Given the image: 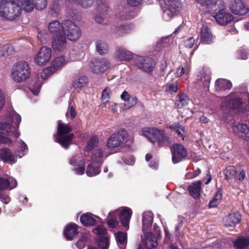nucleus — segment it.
<instances>
[{
	"label": "nucleus",
	"mask_w": 249,
	"mask_h": 249,
	"mask_svg": "<svg viewBox=\"0 0 249 249\" xmlns=\"http://www.w3.org/2000/svg\"><path fill=\"white\" fill-rule=\"evenodd\" d=\"M189 72V69L188 68L181 67L177 69L175 75L176 77H178L181 76L183 74L188 73Z\"/></svg>",
	"instance_id": "680f3d73"
},
{
	"label": "nucleus",
	"mask_w": 249,
	"mask_h": 249,
	"mask_svg": "<svg viewBox=\"0 0 249 249\" xmlns=\"http://www.w3.org/2000/svg\"><path fill=\"white\" fill-rule=\"evenodd\" d=\"M132 57V53L124 48L118 49L115 54V58L118 61H127Z\"/></svg>",
	"instance_id": "cd10ccee"
},
{
	"label": "nucleus",
	"mask_w": 249,
	"mask_h": 249,
	"mask_svg": "<svg viewBox=\"0 0 249 249\" xmlns=\"http://www.w3.org/2000/svg\"><path fill=\"white\" fill-rule=\"evenodd\" d=\"M111 90L109 88L105 89L102 91V102L104 104L107 103L110 99Z\"/></svg>",
	"instance_id": "6e6d98bb"
},
{
	"label": "nucleus",
	"mask_w": 249,
	"mask_h": 249,
	"mask_svg": "<svg viewBox=\"0 0 249 249\" xmlns=\"http://www.w3.org/2000/svg\"><path fill=\"white\" fill-rule=\"evenodd\" d=\"M87 240L86 237H83L82 238L77 241L75 244L76 246L80 249L84 248L87 243Z\"/></svg>",
	"instance_id": "774afa93"
},
{
	"label": "nucleus",
	"mask_w": 249,
	"mask_h": 249,
	"mask_svg": "<svg viewBox=\"0 0 249 249\" xmlns=\"http://www.w3.org/2000/svg\"><path fill=\"white\" fill-rule=\"evenodd\" d=\"M76 116V112L75 108L72 106H69L67 112L66 114V117L68 118L69 116L71 119L74 118Z\"/></svg>",
	"instance_id": "052dcab7"
},
{
	"label": "nucleus",
	"mask_w": 249,
	"mask_h": 249,
	"mask_svg": "<svg viewBox=\"0 0 249 249\" xmlns=\"http://www.w3.org/2000/svg\"><path fill=\"white\" fill-rule=\"evenodd\" d=\"M132 213V210L128 207H122L120 209V219L123 225L128 229L129 220Z\"/></svg>",
	"instance_id": "6ab92c4d"
},
{
	"label": "nucleus",
	"mask_w": 249,
	"mask_h": 249,
	"mask_svg": "<svg viewBox=\"0 0 249 249\" xmlns=\"http://www.w3.org/2000/svg\"><path fill=\"white\" fill-rule=\"evenodd\" d=\"M64 26V22L61 25L58 21L55 20L49 23L48 29L50 32L52 34L56 35H62L64 34V33H65V29H62Z\"/></svg>",
	"instance_id": "c85d7f7f"
},
{
	"label": "nucleus",
	"mask_w": 249,
	"mask_h": 249,
	"mask_svg": "<svg viewBox=\"0 0 249 249\" xmlns=\"http://www.w3.org/2000/svg\"><path fill=\"white\" fill-rule=\"evenodd\" d=\"M99 143L98 138L93 136H92L87 142V145L84 147V150L86 151H90L92 150L95 147L97 146Z\"/></svg>",
	"instance_id": "a19ab883"
},
{
	"label": "nucleus",
	"mask_w": 249,
	"mask_h": 249,
	"mask_svg": "<svg viewBox=\"0 0 249 249\" xmlns=\"http://www.w3.org/2000/svg\"><path fill=\"white\" fill-rule=\"evenodd\" d=\"M14 52V48L9 45L3 46L2 50H0V56L11 54Z\"/></svg>",
	"instance_id": "5fc2aeb1"
},
{
	"label": "nucleus",
	"mask_w": 249,
	"mask_h": 249,
	"mask_svg": "<svg viewBox=\"0 0 249 249\" xmlns=\"http://www.w3.org/2000/svg\"><path fill=\"white\" fill-rule=\"evenodd\" d=\"M171 149L172 154V161L174 163H177L181 161L187 156V151L180 144H174Z\"/></svg>",
	"instance_id": "f8f14e48"
},
{
	"label": "nucleus",
	"mask_w": 249,
	"mask_h": 249,
	"mask_svg": "<svg viewBox=\"0 0 249 249\" xmlns=\"http://www.w3.org/2000/svg\"><path fill=\"white\" fill-rule=\"evenodd\" d=\"M93 216L90 213H84L80 217V221L85 226H92L96 223V220Z\"/></svg>",
	"instance_id": "f704fd0d"
},
{
	"label": "nucleus",
	"mask_w": 249,
	"mask_h": 249,
	"mask_svg": "<svg viewBox=\"0 0 249 249\" xmlns=\"http://www.w3.org/2000/svg\"><path fill=\"white\" fill-rule=\"evenodd\" d=\"M221 107L223 110L236 109L241 112H243L245 109L244 105L239 98L233 99L229 101L223 102L221 104Z\"/></svg>",
	"instance_id": "2eb2a0df"
},
{
	"label": "nucleus",
	"mask_w": 249,
	"mask_h": 249,
	"mask_svg": "<svg viewBox=\"0 0 249 249\" xmlns=\"http://www.w3.org/2000/svg\"><path fill=\"white\" fill-rule=\"evenodd\" d=\"M237 174L236 170L234 166H230L228 167L225 171V175L226 179L229 180L235 178V175Z\"/></svg>",
	"instance_id": "49530a36"
},
{
	"label": "nucleus",
	"mask_w": 249,
	"mask_h": 249,
	"mask_svg": "<svg viewBox=\"0 0 249 249\" xmlns=\"http://www.w3.org/2000/svg\"><path fill=\"white\" fill-rule=\"evenodd\" d=\"M108 155L104 154L102 149L100 148L96 149L92 152L90 158L91 163L101 165Z\"/></svg>",
	"instance_id": "5701e85b"
},
{
	"label": "nucleus",
	"mask_w": 249,
	"mask_h": 249,
	"mask_svg": "<svg viewBox=\"0 0 249 249\" xmlns=\"http://www.w3.org/2000/svg\"><path fill=\"white\" fill-rule=\"evenodd\" d=\"M64 235L68 240H71L78 233V226L74 223L68 224L65 228Z\"/></svg>",
	"instance_id": "a878e982"
},
{
	"label": "nucleus",
	"mask_w": 249,
	"mask_h": 249,
	"mask_svg": "<svg viewBox=\"0 0 249 249\" xmlns=\"http://www.w3.org/2000/svg\"><path fill=\"white\" fill-rule=\"evenodd\" d=\"M166 7L178 12L180 6L179 0H164Z\"/></svg>",
	"instance_id": "37998d69"
},
{
	"label": "nucleus",
	"mask_w": 249,
	"mask_h": 249,
	"mask_svg": "<svg viewBox=\"0 0 249 249\" xmlns=\"http://www.w3.org/2000/svg\"><path fill=\"white\" fill-rule=\"evenodd\" d=\"M178 100L175 103L176 106L178 108H181L187 106L189 102V97L185 94L178 95Z\"/></svg>",
	"instance_id": "c03bdc74"
},
{
	"label": "nucleus",
	"mask_w": 249,
	"mask_h": 249,
	"mask_svg": "<svg viewBox=\"0 0 249 249\" xmlns=\"http://www.w3.org/2000/svg\"><path fill=\"white\" fill-rule=\"evenodd\" d=\"M64 26L62 28V29H65V33H64V35H66L68 38L71 41L77 40L81 36L79 27L70 20L64 21Z\"/></svg>",
	"instance_id": "0eeeda50"
},
{
	"label": "nucleus",
	"mask_w": 249,
	"mask_h": 249,
	"mask_svg": "<svg viewBox=\"0 0 249 249\" xmlns=\"http://www.w3.org/2000/svg\"><path fill=\"white\" fill-rule=\"evenodd\" d=\"M60 9V6L58 3L53 2L50 6V13L53 16H56Z\"/></svg>",
	"instance_id": "bf43d9fd"
},
{
	"label": "nucleus",
	"mask_w": 249,
	"mask_h": 249,
	"mask_svg": "<svg viewBox=\"0 0 249 249\" xmlns=\"http://www.w3.org/2000/svg\"><path fill=\"white\" fill-rule=\"evenodd\" d=\"M19 144L20 145V150H18L17 152V156H19V157L21 158L23 156H24L26 153H27L28 151V147L26 143L22 141L21 140H20L19 141Z\"/></svg>",
	"instance_id": "3c124183"
},
{
	"label": "nucleus",
	"mask_w": 249,
	"mask_h": 249,
	"mask_svg": "<svg viewBox=\"0 0 249 249\" xmlns=\"http://www.w3.org/2000/svg\"><path fill=\"white\" fill-rule=\"evenodd\" d=\"M226 5L222 0H217L216 7L213 8L214 14L213 18L216 21L221 25H226L233 19V16L227 12Z\"/></svg>",
	"instance_id": "423d86ee"
},
{
	"label": "nucleus",
	"mask_w": 249,
	"mask_h": 249,
	"mask_svg": "<svg viewBox=\"0 0 249 249\" xmlns=\"http://www.w3.org/2000/svg\"><path fill=\"white\" fill-rule=\"evenodd\" d=\"M233 132L246 141H249V127L243 124L237 123L232 126Z\"/></svg>",
	"instance_id": "dca6fc26"
},
{
	"label": "nucleus",
	"mask_w": 249,
	"mask_h": 249,
	"mask_svg": "<svg viewBox=\"0 0 249 249\" xmlns=\"http://www.w3.org/2000/svg\"><path fill=\"white\" fill-rule=\"evenodd\" d=\"M66 63L67 62L64 57L61 56L55 58L52 61L51 66L56 71L63 67Z\"/></svg>",
	"instance_id": "58836bf2"
},
{
	"label": "nucleus",
	"mask_w": 249,
	"mask_h": 249,
	"mask_svg": "<svg viewBox=\"0 0 249 249\" xmlns=\"http://www.w3.org/2000/svg\"><path fill=\"white\" fill-rule=\"evenodd\" d=\"M222 193L220 191L217 192L213 200L209 203L210 207H216L219 204V201L222 199Z\"/></svg>",
	"instance_id": "603ef678"
},
{
	"label": "nucleus",
	"mask_w": 249,
	"mask_h": 249,
	"mask_svg": "<svg viewBox=\"0 0 249 249\" xmlns=\"http://www.w3.org/2000/svg\"><path fill=\"white\" fill-rule=\"evenodd\" d=\"M177 13L178 12L166 7V9L163 11V18L165 21H169L175 16Z\"/></svg>",
	"instance_id": "a18cd8bd"
},
{
	"label": "nucleus",
	"mask_w": 249,
	"mask_h": 249,
	"mask_svg": "<svg viewBox=\"0 0 249 249\" xmlns=\"http://www.w3.org/2000/svg\"><path fill=\"white\" fill-rule=\"evenodd\" d=\"M94 164V163H91L89 164L87 167L86 174L89 177H93L98 175L100 173V167L101 165L96 164V165L94 166L93 165Z\"/></svg>",
	"instance_id": "e433bc0d"
},
{
	"label": "nucleus",
	"mask_w": 249,
	"mask_h": 249,
	"mask_svg": "<svg viewBox=\"0 0 249 249\" xmlns=\"http://www.w3.org/2000/svg\"><path fill=\"white\" fill-rule=\"evenodd\" d=\"M116 240L118 246L121 249H125L127 243V233L122 231H118L115 234Z\"/></svg>",
	"instance_id": "c756f323"
},
{
	"label": "nucleus",
	"mask_w": 249,
	"mask_h": 249,
	"mask_svg": "<svg viewBox=\"0 0 249 249\" xmlns=\"http://www.w3.org/2000/svg\"><path fill=\"white\" fill-rule=\"evenodd\" d=\"M0 159L4 162L11 164L16 162L15 156L12 154L9 149L3 148L0 149Z\"/></svg>",
	"instance_id": "b1692460"
},
{
	"label": "nucleus",
	"mask_w": 249,
	"mask_h": 249,
	"mask_svg": "<svg viewBox=\"0 0 249 249\" xmlns=\"http://www.w3.org/2000/svg\"><path fill=\"white\" fill-rule=\"evenodd\" d=\"M236 249H249V238L242 237L237 239L234 242Z\"/></svg>",
	"instance_id": "c9c22d12"
},
{
	"label": "nucleus",
	"mask_w": 249,
	"mask_h": 249,
	"mask_svg": "<svg viewBox=\"0 0 249 249\" xmlns=\"http://www.w3.org/2000/svg\"><path fill=\"white\" fill-rule=\"evenodd\" d=\"M241 219V215L239 213L229 214L223 219L224 225L227 227H233L239 223Z\"/></svg>",
	"instance_id": "412c9836"
},
{
	"label": "nucleus",
	"mask_w": 249,
	"mask_h": 249,
	"mask_svg": "<svg viewBox=\"0 0 249 249\" xmlns=\"http://www.w3.org/2000/svg\"><path fill=\"white\" fill-rule=\"evenodd\" d=\"M200 40L204 44H210L213 42L214 37L211 30L206 25H203L200 32Z\"/></svg>",
	"instance_id": "a211bd4d"
},
{
	"label": "nucleus",
	"mask_w": 249,
	"mask_h": 249,
	"mask_svg": "<svg viewBox=\"0 0 249 249\" xmlns=\"http://www.w3.org/2000/svg\"><path fill=\"white\" fill-rule=\"evenodd\" d=\"M23 9L26 12H30L35 7L34 0H17Z\"/></svg>",
	"instance_id": "4c0bfd02"
},
{
	"label": "nucleus",
	"mask_w": 249,
	"mask_h": 249,
	"mask_svg": "<svg viewBox=\"0 0 249 249\" xmlns=\"http://www.w3.org/2000/svg\"><path fill=\"white\" fill-rule=\"evenodd\" d=\"M96 242L101 249H108L109 246V239L107 236L97 237Z\"/></svg>",
	"instance_id": "ea45409f"
},
{
	"label": "nucleus",
	"mask_w": 249,
	"mask_h": 249,
	"mask_svg": "<svg viewBox=\"0 0 249 249\" xmlns=\"http://www.w3.org/2000/svg\"><path fill=\"white\" fill-rule=\"evenodd\" d=\"M93 0H79L78 4L83 7L88 8L92 5Z\"/></svg>",
	"instance_id": "338daca9"
},
{
	"label": "nucleus",
	"mask_w": 249,
	"mask_h": 249,
	"mask_svg": "<svg viewBox=\"0 0 249 249\" xmlns=\"http://www.w3.org/2000/svg\"><path fill=\"white\" fill-rule=\"evenodd\" d=\"M96 47L97 51L100 54H104L107 53L108 50V46L107 43L102 40H98L96 42Z\"/></svg>",
	"instance_id": "79ce46f5"
},
{
	"label": "nucleus",
	"mask_w": 249,
	"mask_h": 249,
	"mask_svg": "<svg viewBox=\"0 0 249 249\" xmlns=\"http://www.w3.org/2000/svg\"><path fill=\"white\" fill-rule=\"evenodd\" d=\"M153 214L151 212L143 213L142 217L143 230H146L150 228L153 223Z\"/></svg>",
	"instance_id": "2f4dec72"
},
{
	"label": "nucleus",
	"mask_w": 249,
	"mask_h": 249,
	"mask_svg": "<svg viewBox=\"0 0 249 249\" xmlns=\"http://www.w3.org/2000/svg\"><path fill=\"white\" fill-rule=\"evenodd\" d=\"M93 232L97 235L98 237L105 236L107 230L103 225H100L92 230Z\"/></svg>",
	"instance_id": "09e8293b"
},
{
	"label": "nucleus",
	"mask_w": 249,
	"mask_h": 249,
	"mask_svg": "<svg viewBox=\"0 0 249 249\" xmlns=\"http://www.w3.org/2000/svg\"><path fill=\"white\" fill-rule=\"evenodd\" d=\"M55 71L52 66L44 69L41 72V77L42 79H47L48 77L52 75Z\"/></svg>",
	"instance_id": "864d4df0"
},
{
	"label": "nucleus",
	"mask_w": 249,
	"mask_h": 249,
	"mask_svg": "<svg viewBox=\"0 0 249 249\" xmlns=\"http://www.w3.org/2000/svg\"><path fill=\"white\" fill-rule=\"evenodd\" d=\"M201 173V170L200 169L197 168L193 172L188 173L186 175V178L187 179H192L195 177L198 176Z\"/></svg>",
	"instance_id": "e2e57ef3"
},
{
	"label": "nucleus",
	"mask_w": 249,
	"mask_h": 249,
	"mask_svg": "<svg viewBox=\"0 0 249 249\" xmlns=\"http://www.w3.org/2000/svg\"><path fill=\"white\" fill-rule=\"evenodd\" d=\"M88 82V78L82 74L77 75L72 82L74 88H81L85 86Z\"/></svg>",
	"instance_id": "473e14b6"
},
{
	"label": "nucleus",
	"mask_w": 249,
	"mask_h": 249,
	"mask_svg": "<svg viewBox=\"0 0 249 249\" xmlns=\"http://www.w3.org/2000/svg\"><path fill=\"white\" fill-rule=\"evenodd\" d=\"M249 54V51L247 49H241L238 52L239 58L242 59H246Z\"/></svg>",
	"instance_id": "69168bd1"
},
{
	"label": "nucleus",
	"mask_w": 249,
	"mask_h": 249,
	"mask_svg": "<svg viewBox=\"0 0 249 249\" xmlns=\"http://www.w3.org/2000/svg\"><path fill=\"white\" fill-rule=\"evenodd\" d=\"M201 181L198 180L193 182L188 187V190L190 194L196 199L199 198L200 196L201 190Z\"/></svg>",
	"instance_id": "bb28decb"
},
{
	"label": "nucleus",
	"mask_w": 249,
	"mask_h": 249,
	"mask_svg": "<svg viewBox=\"0 0 249 249\" xmlns=\"http://www.w3.org/2000/svg\"><path fill=\"white\" fill-rule=\"evenodd\" d=\"M118 210H116L114 212H110L108 214V220L107 222V225L110 228L114 227L116 224L117 222L115 219V216L116 215L117 212Z\"/></svg>",
	"instance_id": "8fccbe9b"
},
{
	"label": "nucleus",
	"mask_w": 249,
	"mask_h": 249,
	"mask_svg": "<svg viewBox=\"0 0 249 249\" xmlns=\"http://www.w3.org/2000/svg\"><path fill=\"white\" fill-rule=\"evenodd\" d=\"M17 185V182L13 178L0 177V191L13 189Z\"/></svg>",
	"instance_id": "4be33fe9"
},
{
	"label": "nucleus",
	"mask_w": 249,
	"mask_h": 249,
	"mask_svg": "<svg viewBox=\"0 0 249 249\" xmlns=\"http://www.w3.org/2000/svg\"><path fill=\"white\" fill-rule=\"evenodd\" d=\"M90 71L95 74L104 73L110 67L109 63L105 59H95L89 64Z\"/></svg>",
	"instance_id": "9b49d317"
},
{
	"label": "nucleus",
	"mask_w": 249,
	"mask_h": 249,
	"mask_svg": "<svg viewBox=\"0 0 249 249\" xmlns=\"http://www.w3.org/2000/svg\"><path fill=\"white\" fill-rule=\"evenodd\" d=\"M21 121V117L15 111H13L8 113L6 121L0 123V133L8 136H13L18 138L20 134L18 131L19 124ZM12 140L0 134V143L11 144Z\"/></svg>",
	"instance_id": "f257e3e1"
},
{
	"label": "nucleus",
	"mask_w": 249,
	"mask_h": 249,
	"mask_svg": "<svg viewBox=\"0 0 249 249\" xmlns=\"http://www.w3.org/2000/svg\"><path fill=\"white\" fill-rule=\"evenodd\" d=\"M52 56L51 49L46 46L41 48L39 52L36 55L34 61L38 66H43L48 63Z\"/></svg>",
	"instance_id": "1a4fd4ad"
},
{
	"label": "nucleus",
	"mask_w": 249,
	"mask_h": 249,
	"mask_svg": "<svg viewBox=\"0 0 249 249\" xmlns=\"http://www.w3.org/2000/svg\"><path fill=\"white\" fill-rule=\"evenodd\" d=\"M135 63L139 68L148 73L153 71L156 65L155 61L149 57L139 56Z\"/></svg>",
	"instance_id": "9d476101"
},
{
	"label": "nucleus",
	"mask_w": 249,
	"mask_h": 249,
	"mask_svg": "<svg viewBox=\"0 0 249 249\" xmlns=\"http://www.w3.org/2000/svg\"><path fill=\"white\" fill-rule=\"evenodd\" d=\"M141 134L156 146H167L171 143V138L163 129H160L154 127L144 128L142 130Z\"/></svg>",
	"instance_id": "f03ea898"
},
{
	"label": "nucleus",
	"mask_w": 249,
	"mask_h": 249,
	"mask_svg": "<svg viewBox=\"0 0 249 249\" xmlns=\"http://www.w3.org/2000/svg\"><path fill=\"white\" fill-rule=\"evenodd\" d=\"M70 163L73 166H78L73 169L76 174L79 175L84 174L86 164L85 160H79L78 157L75 156L71 159Z\"/></svg>",
	"instance_id": "aec40b11"
},
{
	"label": "nucleus",
	"mask_w": 249,
	"mask_h": 249,
	"mask_svg": "<svg viewBox=\"0 0 249 249\" xmlns=\"http://www.w3.org/2000/svg\"><path fill=\"white\" fill-rule=\"evenodd\" d=\"M231 87V83L225 79H219L215 82V89L217 91L230 89Z\"/></svg>",
	"instance_id": "7c9ffc66"
},
{
	"label": "nucleus",
	"mask_w": 249,
	"mask_h": 249,
	"mask_svg": "<svg viewBox=\"0 0 249 249\" xmlns=\"http://www.w3.org/2000/svg\"><path fill=\"white\" fill-rule=\"evenodd\" d=\"M140 243L148 249L155 248L158 245L157 238L151 232H144L142 236Z\"/></svg>",
	"instance_id": "4468645a"
},
{
	"label": "nucleus",
	"mask_w": 249,
	"mask_h": 249,
	"mask_svg": "<svg viewBox=\"0 0 249 249\" xmlns=\"http://www.w3.org/2000/svg\"><path fill=\"white\" fill-rule=\"evenodd\" d=\"M67 39L65 36L55 35L52 41V47L55 51H63L66 47Z\"/></svg>",
	"instance_id": "f3484780"
},
{
	"label": "nucleus",
	"mask_w": 249,
	"mask_h": 249,
	"mask_svg": "<svg viewBox=\"0 0 249 249\" xmlns=\"http://www.w3.org/2000/svg\"><path fill=\"white\" fill-rule=\"evenodd\" d=\"M121 99L124 101V104L126 109H129L137 103V99L134 96H130L127 91H124L121 95Z\"/></svg>",
	"instance_id": "393cba45"
},
{
	"label": "nucleus",
	"mask_w": 249,
	"mask_h": 249,
	"mask_svg": "<svg viewBox=\"0 0 249 249\" xmlns=\"http://www.w3.org/2000/svg\"><path fill=\"white\" fill-rule=\"evenodd\" d=\"M21 9L13 1L4 0L0 2V16L8 19H14L18 17Z\"/></svg>",
	"instance_id": "39448f33"
},
{
	"label": "nucleus",
	"mask_w": 249,
	"mask_h": 249,
	"mask_svg": "<svg viewBox=\"0 0 249 249\" xmlns=\"http://www.w3.org/2000/svg\"><path fill=\"white\" fill-rule=\"evenodd\" d=\"M165 90L170 94L176 92L178 90L177 81H175L172 83H167Z\"/></svg>",
	"instance_id": "4d7b16f0"
},
{
	"label": "nucleus",
	"mask_w": 249,
	"mask_h": 249,
	"mask_svg": "<svg viewBox=\"0 0 249 249\" xmlns=\"http://www.w3.org/2000/svg\"><path fill=\"white\" fill-rule=\"evenodd\" d=\"M31 76L29 64L25 61H19L14 64L11 71V77L16 83H21L26 81Z\"/></svg>",
	"instance_id": "7ed1b4c3"
},
{
	"label": "nucleus",
	"mask_w": 249,
	"mask_h": 249,
	"mask_svg": "<svg viewBox=\"0 0 249 249\" xmlns=\"http://www.w3.org/2000/svg\"><path fill=\"white\" fill-rule=\"evenodd\" d=\"M210 79L211 77L210 74L206 72H202L199 78V80L202 81L206 86L209 83Z\"/></svg>",
	"instance_id": "0e129e2a"
},
{
	"label": "nucleus",
	"mask_w": 249,
	"mask_h": 249,
	"mask_svg": "<svg viewBox=\"0 0 249 249\" xmlns=\"http://www.w3.org/2000/svg\"><path fill=\"white\" fill-rule=\"evenodd\" d=\"M229 7L232 13L235 15H244L249 11L242 0H231Z\"/></svg>",
	"instance_id": "ddd939ff"
},
{
	"label": "nucleus",
	"mask_w": 249,
	"mask_h": 249,
	"mask_svg": "<svg viewBox=\"0 0 249 249\" xmlns=\"http://www.w3.org/2000/svg\"><path fill=\"white\" fill-rule=\"evenodd\" d=\"M202 6H205L207 8L213 9L216 7L217 0H196Z\"/></svg>",
	"instance_id": "de8ad7c7"
},
{
	"label": "nucleus",
	"mask_w": 249,
	"mask_h": 249,
	"mask_svg": "<svg viewBox=\"0 0 249 249\" xmlns=\"http://www.w3.org/2000/svg\"><path fill=\"white\" fill-rule=\"evenodd\" d=\"M128 137V133L124 129H122L112 134L107 142L108 147H118L124 142Z\"/></svg>",
	"instance_id": "6e6552de"
},
{
	"label": "nucleus",
	"mask_w": 249,
	"mask_h": 249,
	"mask_svg": "<svg viewBox=\"0 0 249 249\" xmlns=\"http://www.w3.org/2000/svg\"><path fill=\"white\" fill-rule=\"evenodd\" d=\"M35 7L38 10H41L45 8L47 5V0H35Z\"/></svg>",
	"instance_id": "13d9d810"
},
{
	"label": "nucleus",
	"mask_w": 249,
	"mask_h": 249,
	"mask_svg": "<svg viewBox=\"0 0 249 249\" xmlns=\"http://www.w3.org/2000/svg\"><path fill=\"white\" fill-rule=\"evenodd\" d=\"M167 128L176 131L178 136L181 138L182 140H184V134L185 133V128L179 123H175L167 126Z\"/></svg>",
	"instance_id": "72a5a7b5"
},
{
	"label": "nucleus",
	"mask_w": 249,
	"mask_h": 249,
	"mask_svg": "<svg viewBox=\"0 0 249 249\" xmlns=\"http://www.w3.org/2000/svg\"><path fill=\"white\" fill-rule=\"evenodd\" d=\"M72 129V126L69 124L63 123L60 120L58 121L55 138L57 142L65 149L68 148L74 138V135L70 133Z\"/></svg>",
	"instance_id": "20e7f679"
}]
</instances>
